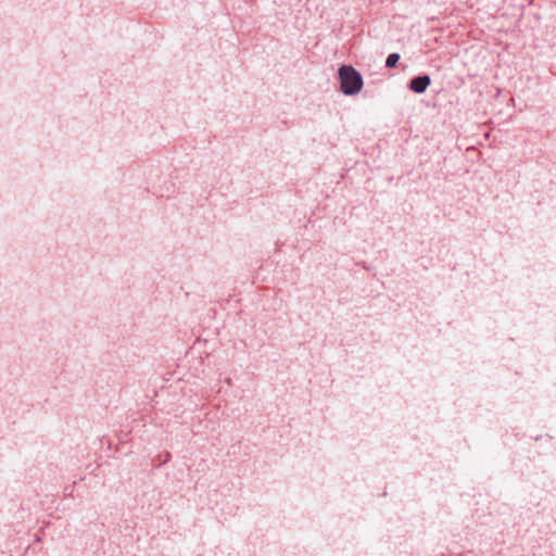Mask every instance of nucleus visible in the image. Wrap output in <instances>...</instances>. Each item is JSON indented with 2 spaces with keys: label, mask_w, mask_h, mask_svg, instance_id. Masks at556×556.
Segmentation results:
<instances>
[{
  "label": "nucleus",
  "mask_w": 556,
  "mask_h": 556,
  "mask_svg": "<svg viewBox=\"0 0 556 556\" xmlns=\"http://www.w3.org/2000/svg\"><path fill=\"white\" fill-rule=\"evenodd\" d=\"M340 90L345 96L358 93L364 85L363 76L351 65H342L339 68Z\"/></svg>",
  "instance_id": "f257e3e1"
},
{
  "label": "nucleus",
  "mask_w": 556,
  "mask_h": 556,
  "mask_svg": "<svg viewBox=\"0 0 556 556\" xmlns=\"http://www.w3.org/2000/svg\"><path fill=\"white\" fill-rule=\"evenodd\" d=\"M430 83L431 79L429 75L416 76L409 81V89L416 93H422L427 90Z\"/></svg>",
  "instance_id": "f03ea898"
},
{
  "label": "nucleus",
  "mask_w": 556,
  "mask_h": 556,
  "mask_svg": "<svg viewBox=\"0 0 556 556\" xmlns=\"http://www.w3.org/2000/svg\"><path fill=\"white\" fill-rule=\"evenodd\" d=\"M400 60V54L394 52L390 53L386 60V67L393 68L396 66L397 62Z\"/></svg>",
  "instance_id": "7ed1b4c3"
}]
</instances>
